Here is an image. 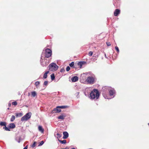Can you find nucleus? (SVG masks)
<instances>
[{"mask_svg": "<svg viewBox=\"0 0 149 149\" xmlns=\"http://www.w3.org/2000/svg\"><path fill=\"white\" fill-rule=\"evenodd\" d=\"M102 91L104 92L103 93H102V94L105 98H106L105 97V94L106 93L105 91L107 92V91H108L109 95L111 96L112 98L115 95V91L113 88L108 86H104L102 88Z\"/></svg>", "mask_w": 149, "mask_h": 149, "instance_id": "f257e3e1", "label": "nucleus"}, {"mask_svg": "<svg viewBox=\"0 0 149 149\" xmlns=\"http://www.w3.org/2000/svg\"><path fill=\"white\" fill-rule=\"evenodd\" d=\"M100 94L98 91L97 89H94L90 93L89 97L91 99H97L99 98Z\"/></svg>", "mask_w": 149, "mask_h": 149, "instance_id": "f03ea898", "label": "nucleus"}, {"mask_svg": "<svg viewBox=\"0 0 149 149\" xmlns=\"http://www.w3.org/2000/svg\"><path fill=\"white\" fill-rule=\"evenodd\" d=\"M48 67L49 70L54 71L57 70L58 66L55 63H52L49 65Z\"/></svg>", "mask_w": 149, "mask_h": 149, "instance_id": "7ed1b4c3", "label": "nucleus"}, {"mask_svg": "<svg viewBox=\"0 0 149 149\" xmlns=\"http://www.w3.org/2000/svg\"><path fill=\"white\" fill-rule=\"evenodd\" d=\"M31 112H29L27 113L22 118L21 121H23L27 120L31 118Z\"/></svg>", "mask_w": 149, "mask_h": 149, "instance_id": "20e7f679", "label": "nucleus"}, {"mask_svg": "<svg viewBox=\"0 0 149 149\" xmlns=\"http://www.w3.org/2000/svg\"><path fill=\"white\" fill-rule=\"evenodd\" d=\"M95 76H89L87 78L86 80L87 82L89 84H93L95 81Z\"/></svg>", "mask_w": 149, "mask_h": 149, "instance_id": "39448f33", "label": "nucleus"}, {"mask_svg": "<svg viewBox=\"0 0 149 149\" xmlns=\"http://www.w3.org/2000/svg\"><path fill=\"white\" fill-rule=\"evenodd\" d=\"M45 56L46 58L50 57L52 55V51L49 49L47 48L45 50Z\"/></svg>", "mask_w": 149, "mask_h": 149, "instance_id": "423d86ee", "label": "nucleus"}, {"mask_svg": "<svg viewBox=\"0 0 149 149\" xmlns=\"http://www.w3.org/2000/svg\"><path fill=\"white\" fill-rule=\"evenodd\" d=\"M47 60L46 59H42V58L40 60V64L43 67H46L48 64V62H47Z\"/></svg>", "mask_w": 149, "mask_h": 149, "instance_id": "0eeeda50", "label": "nucleus"}, {"mask_svg": "<svg viewBox=\"0 0 149 149\" xmlns=\"http://www.w3.org/2000/svg\"><path fill=\"white\" fill-rule=\"evenodd\" d=\"M78 77L77 76H74L71 79V80L72 82H75L78 80Z\"/></svg>", "mask_w": 149, "mask_h": 149, "instance_id": "6e6552de", "label": "nucleus"}, {"mask_svg": "<svg viewBox=\"0 0 149 149\" xmlns=\"http://www.w3.org/2000/svg\"><path fill=\"white\" fill-rule=\"evenodd\" d=\"M120 11L118 9H116L114 12V14L115 16H117L119 14H120Z\"/></svg>", "mask_w": 149, "mask_h": 149, "instance_id": "1a4fd4ad", "label": "nucleus"}, {"mask_svg": "<svg viewBox=\"0 0 149 149\" xmlns=\"http://www.w3.org/2000/svg\"><path fill=\"white\" fill-rule=\"evenodd\" d=\"M64 139H66L68 137V134L67 132H64L63 133Z\"/></svg>", "mask_w": 149, "mask_h": 149, "instance_id": "9d476101", "label": "nucleus"}, {"mask_svg": "<svg viewBox=\"0 0 149 149\" xmlns=\"http://www.w3.org/2000/svg\"><path fill=\"white\" fill-rule=\"evenodd\" d=\"M38 130L41 133H43L44 132V130L41 126H39L38 127Z\"/></svg>", "mask_w": 149, "mask_h": 149, "instance_id": "9b49d317", "label": "nucleus"}, {"mask_svg": "<svg viewBox=\"0 0 149 149\" xmlns=\"http://www.w3.org/2000/svg\"><path fill=\"white\" fill-rule=\"evenodd\" d=\"M9 126L10 128H15V126L14 123H11L9 125Z\"/></svg>", "mask_w": 149, "mask_h": 149, "instance_id": "f8f14e48", "label": "nucleus"}, {"mask_svg": "<svg viewBox=\"0 0 149 149\" xmlns=\"http://www.w3.org/2000/svg\"><path fill=\"white\" fill-rule=\"evenodd\" d=\"M65 117V116H64L63 114L59 116L58 118V119H61L62 120H63L64 118Z\"/></svg>", "mask_w": 149, "mask_h": 149, "instance_id": "ddd939ff", "label": "nucleus"}, {"mask_svg": "<svg viewBox=\"0 0 149 149\" xmlns=\"http://www.w3.org/2000/svg\"><path fill=\"white\" fill-rule=\"evenodd\" d=\"M49 71H47L43 75V78L44 79H46L47 77V74L49 73Z\"/></svg>", "mask_w": 149, "mask_h": 149, "instance_id": "4468645a", "label": "nucleus"}, {"mask_svg": "<svg viewBox=\"0 0 149 149\" xmlns=\"http://www.w3.org/2000/svg\"><path fill=\"white\" fill-rule=\"evenodd\" d=\"M56 113H59L61 111V110L60 109V108L59 107H58V106L56 108Z\"/></svg>", "mask_w": 149, "mask_h": 149, "instance_id": "2eb2a0df", "label": "nucleus"}, {"mask_svg": "<svg viewBox=\"0 0 149 149\" xmlns=\"http://www.w3.org/2000/svg\"><path fill=\"white\" fill-rule=\"evenodd\" d=\"M0 125L2 126H5L6 123L5 122H1L0 123Z\"/></svg>", "mask_w": 149, "mask_h": 149, "instance_id": "dca6fc26", "label": "nucleus"}, {"mask_svg": "<svg viewBox=\"0 0 149 149\" xmlns=\"http://www.w3.org/2000/svg\"><path fill=\"white\" fill-rule=\"evenodd\" d=\"M59 141L62 144H65L66 143V141L65 140H63V141L59 140Z\"/></svg>", "mask_w": 149, "mask_h": 149, "instance_id": "f3484780", "label": "nucleus"}, {"mask_svg": "<svg viewBox=\"0 0 149 149\" xmlns=\"http://www.w3.org/2000/svg\"><path fill=\"white\" fill-rule=\"evenodd\" d=\"M31 95L33 97H35L36 95V92L33 91L31 92Z\"/></svg>", "mask_w": 149, "mask_h": 149, "instance_id": "a211bd4d", "label": "nucleus"}, {"mask_svg": "<svg viewBox=\"0 0 149 149\" xmlns=\"http://www.w3.org/2000/svg\"><path fill=\"white\" fill-rule=\"evenodd\" d=\"M51 79L52 80H54L55 79V76L54 74H52L51 75Z\"/></svg>", "mask_w": 149, "mask_h": 149, "instance_id": "6ab92c4d", "label": "nucleus"}, {"mask_svg": "<svg viewBox=\"0 0 149 149\" xmlns=\"http://www.w3.org/2000/svg\"><path fill=\"white\" fill-rule=\"evenodd\" d=\"M16 115L17 117H21L22 115V114L21 113H16Z\"/></svg>", "mask_w": 149, "mask_h": 149, "instance_id": "aec40b11", "label": "nucleus"}, {"mask_svg": "<svg viewBox=\"0 0 149 149\" xmlns=\"http://www.w3.org/2000/svg\"><path fill=\"white\" fill-rule=\"evenodd\" d=\"M15 119V117L13 115L12 116L11 118L10 119V121L11 122H13Z\"/></svg>", "mask_w": 149, "mask_h": 149, "instance_id": "412c9836", "label": "nucleus"}, {"mask_svg": "<svg viewBox=\"0 0 149 149\" xmlns=\"http://www.w3.org/2000/svg\"><path fill=\"white\" fill-rule=\"evenodd\" d=\"M3 129H5L6 131H10V130L9 128L6 127V125L3 127Z\"/></svg>", "mask_w": 149, "mask_h": 149, "instance_id": "4be33fe9", "label": "nucleus"}, {"mask_svg": "<svg viewBox=\"0 0 149 149\" xmlns=\"http://www.w3.org/2000/svg\"><path fill=\"white\" fill-rule=\"evenodd\" d=\"M67 106H58V107H59L60 108H61V109H65L66 108Z\"/></svg>", "mask_w": 149, "mask_h": 149, "instance_id": "5701e85b", "label": "nucleus"}, {"mask_svg": "<svg viewBox=\"0 0 149 149\" xmlns=\"http://www.w3.org/2000/svg\"><path fill=\"white\" fill-rule=\"evenodd\" d=\"M82 64H83V63L81 62H79L78 63V65L79 66H80V68L81 67V66H82Z\"/></svg>", "mask_w": 149, "mask_h": 149, "instance_id": "b1692460", "label": "nucleus"}, {"mask_svg": "<svg viewBox=\"0 0 149 149\" xmlns=\"http://www.w3.org/2000/svg\"><path fill=\"white\" fill-rule=\"evenodd\" d=\"M52 112L53 113H56V108L52 110Z\"/></svg>", "mask_w": 149, "mask_h": 149, "instance_id": "393cba45", "label": "nucleus"}, {"mask_svg": "<svg viewBox=\"0 0 149 149\" xmlns=\"http://www.w3.org/2000/svg\"><path fill=\"white\" fill-rule=\"evenodd\" d=\"M12 104L13 105L16 106L17 104V103L16 102H12Z\"/></svg>", "mask_w": 149, "mask_h": 149, "instance_id": "a878e982", "label": "nucleus"}, {"mask_svg": "<svg viewBox=\"0 0 149 149\" xmlns=\"http://www.w3.org/2000/svg\"><path fill=\"white\" fill-rule=\"evenodd\" d=\"M115 49H116V50L117 52L119 53V49L118 47L117 46H116L115 47Z\"/></svg>", "mask_w": 149, "mask_h": 149, "instance_id": "bb28decb", "label": "nucleus"}, {"mask_svg": "<svg viewBox=\"0 0 149 149\" xmlns=\"http://www.w3.org/2000/svg\"><path fill=\"white\" fill-rule=\"evenodd\" d=\"M74 64V62H71V63L69 65L70 67H72L73 66Z\"/></svg>", "mask_w": 149, "mask_h": 149, "instance_id": "cd10ccee", "label": "nucleus"}, {"mask_svg": "<svg viewBox=\"0 0 149 149\" xmlns=\"http://www.w3.org/2000/svg\"><path fill=\"white\" fill-rule=\"evenodd\" d=\"M93 52H92L90 51L89 52L88 54L90 56H92L93 55Z\"/></svg>", "mask_w": 149, "mask_h": 149, "instance_id": "c85d7f7f", "label": "nucleus"}, {"mask_svg": "<svg viewBox=\"0 0 149 149\" xmlns=\"http://www.w3.org/2000/svg\"><path fill=\"white\" fill-rule=\"evenodd\" d=\"M70 69V68L69 66H68L66 68V70L67 71H68Z\"/></svg>", "mask_w": 149, "mask_h": 149, "instance_id": "c756f323", "label": "nucleus"}, {"mask_svg": "<svg viewBox=\"0 0 149 149\" xmlns=\"http://www.w3.org/2000/svg\"><path fill=\"white\" fill-rule=\"evenodd\" d=\"M40 82L39 81H37L36 82L35 85L36 86H38Z\"/></svg>", "mask_w": 149, "mask_h": 149, "instance_id": "7c9ffc66", "label": "nucleus"}, {"mask_svg": "<svg viewBox=\"0 0 149 149\" xmlns=\"http://www.w3.org/2000/svg\"><path fill=\"white\" fill-rule=\"evenodd\" d=\"M44 143V142L43 141H41V142L40 143L39 146H42V145H43V144Z\"/></svg>", "mask_w": 149, "mask_h": 149, "instance_id": "2f4dec72", "label": "nucleus"}, {"mask_svg": "<svg viewBox=\"0 0 149 149\" xmlns=\"http://www.w3.org/2000/svg\"><path fill=\"white\" fill-rule=\"evenodd\" d=\"M36 142H34V143H33V144L31 146V147L32 148H34V147H35V145H36Z\"/></svg>", "mask_w": 149, "mask_h": 149, "instance_id": "473e14b6", "label": "nucleus"}, {"mask_svg": "<svg viewBox=\"0 0 149 149\" xmlns=\"http://www.w3.org/2000/svg\"><path fill=\"white\" fill-rule=\"evenodd\" d=\"M56 135H57V138H60L61 137V135L60 134H58V133H57L56 134Z\"/></svg>", "mask_w": 149, "mask_h": 149, "instance_id": "72a5a7b5", "label": "nucleus"}, {"mask_svg": "<svg viewBox=\"0 0 149 149\" xmlns=\"http://www.w3.org/2000/svg\"><path fill=\"white\" fill-rule=\"evenodd\" d=\"M48 81H45L44 83V84L45 85H47L48 84Z\"/></svg>", "mask_w": 149, "mask_h": 149, "instance_id": "f704fd0d", "label": "nucleus"}, {"mask_svg": "<svg viewBox=\"0 0 149 149\" xmlns=\"http://www.w3.org/2000/svg\"><path fill=\"white\" fill-rule=\"evenodd\" d=\"M106 44H107V45L108 46L111 45V43H110V42H107Z\"/></svg>", "mask_w": 149, "mask_h": 149, "instance_id": "c9c22d12", "label": "nucleus"}, {"mask_svg": "<svg viewBox=\"0 0 149 149\" xmlns=\"http://www.w3.org/2000/svg\"><path fill=\"white\" fill-rule=\"evenodd\" d=\"M65 71V70L64 68H62L60 70V72H64Z\"/></svg>", "mask_w": 149, "mask_h": 149, "instance_id": "e433bc0d", "label": "nucleus"}, {"mask_svg": "<svg viewBox=\"0 0 149 149\" xmlns=\"http://www.w3.org/2000/svg\"><path fill=\"white\" fill-rule=\"evenodd\" d=\"M27 146H26L24 148V149H27Z\"/></svg>", "mask_w": 149, "mask_h": 149, "instance_id": "4c0bfd02", "label": "nucleus"}, {"mask_svg": "<svg viewBox=\"0 0 149 149\" xmlns=\"http://www.w3.org/2000/svg\"><path fill=\"white\" fill-rule=\"evenodd\" d=\"M8 106L9 107L10 106H11V104H10V103H9L8 104Z\"/></svg>", "mask_w": 149, "mask_h": 149, "instance_id": "58836bf2", "label": "nucleus"}, {"mask_svg": "<svg viewBox=\"0 0 149 149\" xmlns=\"http://www.w3.org/2000/svg\"><path fill=\"white\" fill-rule=\"evenodd\" d=\"M104 56H105V57L106 58H107V56L106 55V54H104Z\"/></svg>", "mask_w": 149, "mask_h": 149, "instance_id": "ea45409f", "label": "nucleus"}, {"mask_svg": "<svg viewBox=\"0 0 149 149\" xmlns=\"http://www.w3.org/2000/svg\"><path fill=\"white\" fill-rule=\"evenodd\" d=\"M71 149H75L74 148H72Z\"/></svg>", "mask_w": 149, "mask_h": 149, "instance_id": "a19ab883", "label": "nucleus"}, {"mask_svg": "<svg viewBox=\"0 0 149 149\" xmlns=\"http://www.w3.org/2000/svg\"><path fill=\"white\" fill-rule=\"evenodd\" d=\"M88 89H89V88H87L86 89V90H88Z\"/></svg>", "mask_w": 149, "mask_h": 149, "instance_id": "79ce46f5", "label": "nucleus"}, {"mask_svg": "<svg viewBox=\"0 0 149 149\" xmlns=\"http://www.w3.org/2000/svg\"><path fill=\"white\" fill-rule=\"evenodd\" d=\"M18 143H19L20 142V141L19 140V141H18Z\"/></svg>", "mask_w": 149, "mask_h": 149, "instance_id": "37998d69", "label": "nucleus"}]
</instances>
